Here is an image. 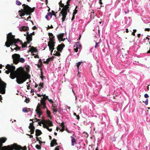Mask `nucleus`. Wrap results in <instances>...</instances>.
Instances as JSON below:
<instances>
[{"instance_id":"1","label":"nucleus","mask_w":150,"mask_h":150,"mask_svg":"<svg viewBox=\"0 0 150 150\" xmlns=\"http://www.w3.org/2000/svg\"><path fill=\"white\" fill-rule=\"evenodd\" d=\"M30 67L25 66L24 68L20 67L15 71V67L13 65L7 64L6 67L7 70L5 71L7 74L10 73V77L12 79L16 78V81L18 84L23 83L27 79H30V76L28 74Z\"/></svg>"},{"instance_id":"2","label":"nucleus","mask_w":150,"mask_h":150,"mask_svg":"<svg viewBox=\"0 0 150 150\" xmlns=\"http://www.w3.org/2000/svg\"><path fill=\"white\" fill-rule=\"evenodd\" d=\"M24 34L25 36H26L27 42H25L23 44L21 43L19 39H16L15 38V36L12 35L11 33H10L7 35V41L5 43V45L7 47L12 45L13 47H16L14 49L18 50H22L25 49L27 47V43L29 44L32 40L31 33L29 34L28 33L26 32Z\"/></svg>"},{"instance_id":"3","label":"nucleus","mask_w":150,"mask_h":150,"mask_svg":"<svg viewBox=\"0 0 150 150\" xmlns=\"http://www.w3.org/2000/svg\"><path fill=\"white\" fill-rule=\"evenodd\" d=\"M43 98H41L40 100V104H38L37 107L36 111L37 114L38 115V117L40 118L42 113V110H44L46 111L48 115L50 114V111L48 110L46 106V103L44 100Z\"/></svg>"},{"instance_id":"4","label":"nucleus","mask_w":150,"mask_h":150,"mask_svg":"<svg viewBox=\"0 0 150 150\" xmlns=\"http://www.w3.org/2000/svg\"><path fill=\"white\" fill-rule=\"evenodd\" d=\"M7 140V138L5 137H1L0 138V150L2 148L4 150H20V146L14 143L12 145L2 147L3 143H4Z\"/></svg>"},{"instance_id":"5","label":"nucleus","mask_w":150,"mask_h":150,"mask_svg":"<svg viewBox=\"0 0 150 150\" xmlns=\"http://www.w3.org/2000/svg\"><path fill=\"white\" fill-rule=\"evenodd\" d=\"M13 62L16 64H17L19 62L23 63L25 62V59L23 58H21L20 55L17 54H14L12 56Z\"/></svg>"},{"instance_id":"6","label":"nucleus","mask_w":150,"mask_h":150,"mask_svg":"<svg viewBox=\"0 0 150 150\" xmlns=\"http://www.w3.org/2000/svg\"><path fill=\"white\" fill-rule=\"evenodd\" d=\"M49 35L50 37V42H49L48 43V46L49 47L50 50L51 51V54L52 53V52L53 51V50L54 49V36H53V34L51 33H49Z\"/></svg>"},{"instance_id":"7","label":"nucleus","mask_w":150,"mask_h":150,"mask_svg":"<svg viewBox=\"0 0 150 150\" xmlns=\"http://www.w3.org/2000/svg\"><path fill=\"white\" fill-rule=\"evenodd\" d=\"M34 10H19L18 14L20 17L24 16L25 15H30Z\"/></svg>"},{"instance_id":"8","label":"nucleus","mask_w":150,"mask_h":150,"mask_svg":"<svg viewBox=\"0 0 150 150\" xmlns=\"http://www.w3.org/2000/svg\"><path fill=\"white\" fill-rule=\"evenodd\" d=\"M42 125L44 128L47 129L50 132L52 131V129L49 128V126H52L53 125V124L51 121L49 120H47L45 123H42Z\"/></svg>"},{"instance_id":"9","label":"nucleus","mask_w":150,"mask_h":150,"mask_svg":"<svg viewBox=\"0 0 150 150\" xmlns=\"http://www.w3.org/2000/svg\"><path fill=\"white\" fill-rule=\"evenodd\" d=\"M64 35V33H61L59 34H58L57 35V38L59 40H61L62 41H64L65 40V38H63V37Z\"/></svg>"},{"instance_id":"10","label":"nucleus","mask_w":150,"mask_h":150,"mask_svg":"<svg viewBox=\"0 0 150 150\" xmlns=\"http://www.w3.org/2000/svg\"><path fill=\"white\" fill-rule=\"evenodd\" d=\"M18 28L20 31H26L28 30V26H21L19 25L18 26Z\"/></svg>"},{"instance_id":"11","label":"nucleus","mask_w":150,"mask_h":150,"mask_svg":"<svg viewBox=\"0 0 150 150\" xmlns=\"http://www.w3.org/2000/svg\"><path fill=\"white\" fill-rule=\"evenodd\" d=\"M29 128L30 129V131L31 132L30 134H33L34 133L35 127L33 124L30 123Z\"/></svg>"},{"instance_id":"12","label":"nucleus","mask_w":150,"mask_h":150,"mask_svg":"<svg viewBox=\"0 0 150 150\" xmlns=\"http://www.w3.org/2000/svg\"><path fill=\"white\" fill-rule=\"evenodd\" d=\"M53 15L52 13L51 12H48L47 15L45 16V18L48 21L52 18Z\"/></svg>"},{"instance_id":"13","label":"nucleus","mask_w":150,"mask_h":150,"mask_svg":"<svg viewBox=\"0 0 150 150\" xmlns=\"http://www.w3.org/2000/svg\"><path fill=\"white\" fill-rule=\"evenodd\" d=\"M23 7V9H35V7H34L33 8H31L28 5H25V4H23L22 5Z\"/></svg>"},{"instance_id":"14","label":"nucleus","mask_w":150,"mask_h":150,"mask_svg":"<svg viewBox=\"0 0 150 150\" xmlns=\"http://www.w3.org/2000/svg\"><path fill=\"white\" fill-rule=\"evenodd\" d=\"M59 9H66L65 8L66 5H64V4L62 3V1H61L59 3Z\"/></svg>"},{"instance_id":"15","label":"nucleus","mask_w":150,"mask_h":150,"mask_svg":"<svg viewBox=\"0 0 150 150\" xmlns=\"http://www.w3.org/2000/svg\"><path fill=\"white\" fill-rule=\"evenodd\" d=\"M52 106L53 107V113L54 114H55V113L57 111V110L56 108L57 105L55 102H54L53 103H52Z\"/></svg>"},{"instance_id":"16","label":"nucleus","mask_w":150,"mask_h":150,"mask_svg":"<svg viewBox=\"0 0 150 150\" xmlns=\"http://www.w3.org/2000/svg\"><path fill=\"white\" fill-rule=\"evenodd\" d=\"M64 47L65 45L64 44H61L60 45H59L57 48V50L58 51H61Z\"/></svg>"},{"instance_id":"17","label":"nucleus","mask_w":150,"mask_h":150,"mask_svg":"<svg viewBox=\"0 0 150 150\" xmlns=\"http://www.w3.org/2000/svg\"><path fill=\"white\" fill-rule=\"evenodd\" d=\"M22 111L23 112L25 113H27L28 112H30L31 113V111L30 110V109L29 108H23Z\"/></svg>"},{"instance_id":"18","label":"nucleus","mask_w":150,"mask_h":150,"mask_svg":"<svg viewBox=\"0 0 150 150\" xmlns=\"http://www.w3.org/2000/svg\"><path fill=\"white\" fill-rule=\"evenodd\" d=\"M42 98H43L45 102V100L46 99H47L48 100L49 102L51 104L53 103L54 102L52 99H50L48 98V96H44V97H42Z\"/></svg>"},{"instance_id":"19","label":"nucleus","mask_w":150,"mask_h":150,"mask_svg":"<svg viewBox=\"0 0 150 150\" xmlns=\"http://www.w3.org/2000/svg\"><path fill=\"white\" fill-rule=\"evenodd\" d=\"M57 140H56L55 139H53L52 141L51 142V143L50 144H51V146H53L54 145H56L57 144V142H56Z\"/></svg>"},{"instance_id":"20","label":"nucleus","mask_w":150,"mask_h":150,"mask_svg":"<svg viewBox=\"0 0 150 150\" xmlns=\"http://www.w3.org/2000/svg\"><path fill=\"white\" fill-rule=\"evenodd\" d=\"M70 137L72 138L71 140V145L72 146H74L75 143H76V142L75 139L72 136H71Z\"/></svg>"},{"instance_id":"21","label":"nucleus","mask_w":150,"mask_h":150,"mask_svg":"<svg viewBox=\"0 0 150 150\" xmlns=\"http://www.w3.org/2000/svg\"><path fill=\"white\" fill-rule=\"evenodd\" d=\"M35 135L36 136H39L42 134L41 131L39 129H36L35 130Z\"/></svg>"},{"instance_id":"22","label":"nucleus","mask_w":150,"mask_h":150,"mask_svg":"<svg viewBox=\"0 0 150 150\" xmlns=\"http://www.w3.org/2000/svg\"><path fill=\"white\" fill-rule=\"evenodd\" d=\"M30 51L32 53H36L37 52V50L34 47H31L30 49Z\"/></svg>"},{"instance_id":"23","label":"nucleus","mask_w":150,"mask_h":150,"mask_svg":"<svg viewBox=\"0 0 150 150\" xmlns=\"http://www.w3.org/2000/svg\"><path fill=\"white\" fill-rule=\"evenodd\" d=\"M72 0H68L66 2V9H68L69 8V6H70L69 3L70 1Z\"/></svg>"},{"instance_id":"24","label":"nucleus","mask_w":150,"mask_h":150,"mask_svg":"<svg viewBox=\"0 0 150 150\" xmlns=\"http://www.w3.org/2000/svg\"><path fill=\"white\" fill-rule=\"evenodd\" d=\"M77 10H74L72 14V17L71 18V21H72L74 19L75 15L77 13Z\"/></svg>"},{"instance_id":"25","label":"nucleus","mask_w":150,"mask_h":150,"mask_svg":"<svg viewBox=\"0 0 150 150\" xmlns=\"http://www.w3.org/2000/svg\"><path fill=\"white\" fill-rule=\"evenodd\" d=\"M35 120H36V121L37 122H38V125L40 126H41V124L42 123V120H41L38 119L37 118H36Z\"/></svg>"},{"instance_id":"26","label":"nucleus","mask_w":150,"mask_h":150,"mask_svg":"<svg viewBox=\"0 0 150 150\" xmlns=\"http://www.w3.org/2000/svg\"><path fill=\"white\" fill-rule=\"evenodd\" d=\"M116 137H115V135L111 136L110 137V139L112 141V142H115L116 140Z\"/></svg>"},{"instance_id":"27","label":"nucleus","mask_w":150,"mask_h":150,"mask_svg":"<svg viewBox=\"0 0 150 150\" xmlns=\"http://www.w3.org/2000/svg\"><path fill=\"white\" fill-rule=\"evenodd\" d=\"M66 132H68V134H73L74 132L73 131L71 130H69L67 128H66Z\"/></svg>"},{"instance_id":"28","label":"nucleus","mask_w":150,"mask_h":150,"mask_svg":"<svg viewBox=\"0 0 150 150\" xmlns=\"http://www.w3.org/2000/svg\"><path fill=\"white\" fill-rule=\"evenodd\" d=\"M81 45L80 44L79 42H77L76 43V47L78 49H80L81 47Z\"/></svg>"},{"instance_id":"29","label":"nucleus","mask_w":150,"mask_h":150,"mask_svg":"<svg viewBox=\"0 0 150 150\" xmlns=\"http://www.w3.org/2000/svg\"><path fill=\"white\" fill-rule=\"evenodd\" d=\"M16 4L18 5H20L21 4V3L18 0H16Z\"/></svg>"},{"instance_id":"30","label":"nucleus","mask_w":150,"mask_h":150,"mask_svg":"<svg viewBox=\"0 0 150 150\" xmlns=\"http://www.w3.org/2000/svg\"><path fill=\"white\" fill-rule=\"evenodd\" d=\"M83 134L84 136L86 137H88V134L86 132H84L83 133Z\"/></svg>"},{"instance_id":"31","label":"nucleus","mask_w":150,"mask_h":150,"mask_svg":"<svg viewBox=\"0 0 150 150\" xmlns=\"http://www.w3.org/2000/svg\"><path fill=\"white\" fill-rule=\"evenodd\" d=\"M137 30L136 29H134L133 30V32L132 33V35L134 36H135V33L136 32Z\"/></svg>"},{"instance_id":"32","label":"nucleus","mask_w":150,"mask_h":150,"mask_svg":"<svg viewBox=\"0 0 150 150\" xmlns=\"http://www.w3.org/2000/svg\"><path fill=\"white\" fill-rule=\"evenodd\" d=\"M81 63H82V62H79L76 64H77V67L78 69H79V67Z\"/></svg>"},{"instance_id":"33","label":"nucleus","mask_w":150,"mask_h":150,"mask_svg":"<svg viewBox=\"0 0 150 150\" xmlns=\"http://www.w3.org/2000/svg\"><path fill=\"white\" fill-rule=\"evenodd\" d=\"M144 103H145V105H147L148 104V99H146L145 102H144V101H143Z\"/></svg>"},{"instance_id":"34","label":"nucleus","mask_w":150,"mask_h":150,"mask_svg":"<svg viewBox=\"0 0 150 150\" xmlns=\"http://www.w3.org/2000/svg\"><path fill=\"white\" fill-rule=\"evenodd\" d=\"M62 16H63V17L62 18V21L63 22V21H64L65 20L66 16H65V14L62 15Z\"/></svg>"},{"instance_id":"35","label":"nucleus","mask_w":150,"mask_h":150,"mask_svg":"<svg viewBox=\"0 0 150 150\" xmlns=\"http://www.w3.org/2000/svg\"><path fill=\"white\" fill-rule=\"evenodd\" d=\"M100 43L99 42H96V45L95 46V47L96 48H97L98 46H99V44Z\"/></svg>"},{"instance_id":"36","label":"nucleus","mask_w":150,"mask_h":150,"mask_svg":"<svg viewBox=\"0 0 150 150\" xmlns=\"http://www.w3.org/2000/svg\"><path fill=\"white\" fill-rule=\"evenodd\" d=\"M36 148L38 149H40L41 147L38 144H37L35 146Z\"/></svg>"},{"instance_id":"37","label":"nucleus","mask_w":150,"mask_h":150,"mask_svg":"<svg viewBox=\"0 0 150 150\" xmlns=\"http://www.w3.org/2000/svg\"><path fill=\"white\" fill-rule=\"evenodd\" d=\"M60 147L59 146H57L55 148L54 150H59V149L60 148Z\"/></svg>"},{"instance_id":"38","label":"nucleus","mask_w":150,"mask_h":150,"mask_svg":"<svg viewBox=\"0 0 150 150\" xmlns=\"http://www.w3.org/2000/svg\"><path fill=\"white\" fill-rule=\"evenodd\" d=\"M43 84L42 83H40L39 85V86H40V88H42L43 87Z\"/></svg>"},{"instance_id":"39","label":"nucleus","mask_w":150,"mask_h":150,"mask_svg":"<svg viewBox=\"0 0 150 150\" xmlns=\"http://www.w3.org/2000/svg\"><path fill=\"white\" fill-rule=\"evenodd\" d=\"M38 96L39 97H41V96H43V97H44V96H45V95H44L43 94L41 95V94H38Z\"/></svg>"},{"instance_id":"40","label":"nucleus","mask_w":150,"mask_h":150,"mask_svg":"<svg viewBox=\"0 0 150 150\" xmlns=\"http://www.w3.org/2000/svg\"><path fill=\"white\" fill-rule=\"evenodd\" d=\"M144 97L145 98H147L148 97H149V95H148V94H145V95H144Z\"/></svg>"},{"instance_id":"41","label":"nucleus","mask_w":150,"mask_h":150,"mask_svg":"<svg viewBox=\"0 0 150 150\" xmlns=\"http://www.w3.org/2000/svg\"><path fill=\"white\" fill-rule=\"evenodd\" d=\"M54 54L55 56H59L60 55V54L59 53H57V52H56V53Z\"/></svg>"},{"instance_id":"42","label":"nucleus","mask_w":150,"mask_h":150,"mask_svg":"<svg viewBox=\"0 0 150 150\" xmlns=\"http://www.w3.org/2000/svg\"><path fill=\"white\" fill-rule=\"evenodd\" d=\"M20 129L21 130L20 131V132L22 133H24V132H23V130L21 128V127H20Z\"/></svg>"},{"instance_id":"43","label":"nucleus","mask_w":150,"mask_h":150,"mask_svg":"<svg viewBox=\"0 0 150 150\" xmlns=\"http://www.w3.org/2000/svg\"><path fill=\"white\" fill-rule=\"evenodd\" d=\"M145 31H149L150 30V29L149 28H146L145 29Z\"/></svg>"},{"instance_id":"44","label":"nucleus","mask_w":150,"mask_h":150,"mask_svg":"<svg viewBox=\"0 0 150 150\" xmlns=\"http://www.w3.org/2000/svg\"><path fill=\"white\" fill-rule=\"evenodd\" d=\"M78 48L76 47V48H74V50L76 52H77L78 51Z\"/></svg>"},{"instance_id":"45","label":"nucleus","mask_w":150,"mask_h":150,"mask_svg":"<svg viewBox=\"0 0 150 150\" xmlns=\"http://www.w3.org/2000/svg\"><path fill=\"white\" fill-rule=\"evenodd\" d=\"M93 149H94V148H95V150H98V149L97 147H96L95 145H94V146H93Z\"/></svg>"},{"instance_id":"46","label":"nucleus","mask_w":150,"mask_h":150,"mask_svg":"<svg viewBox=\"0 0 150 150\" xmlns=\"http://www.w3.org/2000/svg\"><path fill=\"white\" fill-rule=\"evenodd\" d=\"M34 92V90L33 89H32L31 90V91H30L31 93H33Z\"/></svg>"},{"instance_id":"47","label":"nucleus","mask_w":150,"mask_h":150,"mask_svg":"<svg viewBox=\"0 0 150 150\" xmlns=\"http://www.w3.org/2000/svg\"><path fill=\"white\" fill-rule=\"evenodd\" d=\"M76 117H77V119L78 120H79L80 119V117L79 116V115H77L76 116Z\"/></svg>"},{"instance_id":"48","label":"nucleus","mask_w":150,"mask_h":150,"mask_svg":"<svg viewBox=\"0 0 150 150\" xmlns=\"http://www.w3.org/2000/svg\"><path fill=\"white\" fill-rule=\"evenodd\" d=\"M37 136H36V140L37 141H39L40 140L38 138V137H37Z\"/></svg>"},{"instance_id":"49","label":"nucleus","mask_w":150,"mask_h":150,"mask_svg":"<svg viewBox=\"0 0 150 150\" xmlns=\"http://www.w3.org/2000/svg\"><path fill=\"white\" fill-rule=\"evenodd\" d=\"M102 0H99V3L101 5L102 4Z\"/></svg>"},{"instance_id":"50","label":"nucleus","mask_w":150,"mask_h":150,"mask_svg":"<svg viewBox=\"0 0 150 150\" xmlns=\"http://www.w3.org/2000/svg\"><path fill=\"white\" fill-rule=\"evenodd\" d=\"M48 28H53V26L52 25H51V26L50 27L49 26H48Z\"/></svg>"},{"instance_id":"51","label":"nucleus","mask_w":150,"mask_h":150,"mask_svg":"<svg viewBox=\"0 0 150 150\" xmlns=\"http://www.w3.org/2000/svg\"><path fill=\"white\" fill-rule=\"evenodd\" d=\"M30 86L29 85L27 87V89L28 90H29L30 89Z\"/></svg>"},{"instance_id":"52","label":"nucleus","mask_w":150,"mask_h":150,"mask_svg":"<svg viewBox=\"0 0 150 150\" xmlns=\"http://www.w3.org/2000/svg\"><path fill=\"white\" fill-rule=\"evenodd\" d=\"M137 36L138 38H139L141 36V34H137Z\"/></svg>"},{"instance_id":"53","label":"nucleus","mask_w":150,"mask_h":150,"mask_svg":"<svg viewBox=\"0 0 150 150\" xmlns=\"http://www.w3.org/2000/svg\"><path fill=\"white\" fill-rule=\"evenodd\" d=\"M126 32L127 33H128L129 32V31H128V29H126Z\"/></svg>"},{"instance_id":"54","label":"nucleus","mask_w":150,"mask_h":150,"mask_svg":"<svg viewBox=\"0 0 150 150\" xmlns=\"http://www.w3.org/2000/svg\"><path fill=\"white\" fill-rule=\"evenodd\" d=\"M39 143L40 144H41V143H42V141H40V140L39 141Z\"/></svg>"},{"instance_id":"55","label":"nucleus","mask_w":150,"mask_h":150,"mask_svg":"<svg viewBox=\"0 0 150 150\" xmlns=\"http://www.w3.org/2000/svg\"><path fill=\"white\" fill-rule=\"evenodd\" d=\"M129 12V10H127V11H125V14H126L127 13H128Z\"/></svg>"},{"instance_id":"56","label":"nucleus","mask_w":150,"mask_h":150,"mask_svg":"<svg viewBox=\"0 0 150 150\" xmlns=\"http://www.w3.org/2000/svg\"><path fill=\"white\" fill-rule=\"evenodd\" d=\"M92 11L93 12H91V15L93 13L94 14V12L93 11V10H92Z\"/></svg>"},{"instance_id":"57","label":"nucleus","mask_w":150,"mask_h":150,"mask_svg":"<svg viewBox=\"0 0 150 150\" xmlns=\"http://www.w3.org/2000/svg\"><path fill=\"white\" fill-rule=\"evenodd\" d=\"M147 53H150V47L149 50L147 52Z\"/></svg>"},{"instance_id":"58","label":"nucleus","mask_w":150,"mask_h":150,"mask_svg":"<svg viewBox=\"0 0 150 150\" xmlns=\"http://www.w3.org/2000/svg\"><path fill=\"white\" fill-rule=\"evenodd\" d=\"M2 66L1 64H0V69H1L2 68Z\"/></svg>"},{"instance_id":"59","label":"nucleus","mask_w":150,"mask_h":150,"mask_svg":"<svg viewBox=\"0 0 150 150\" xmlns=\"http://www.w3.org/2000/svg\"><path fill=\"white\" fill-rule=\"evenodd\" d=\"M81 35H79V40L80 39V38H81Z\"/></svg>"},{"instance_id":"60","label":"nucleus","mask_w":150,"mask_h":150,"mask_svg":"<svg viewBox=\"0 0 150 150\" xmlns=\"http://www.w3.org/2000/svg\"><path fill=\"white\" fill-rule=\"evenodd\" d=\"M74 115L76 116L77 115H76V113H75V112L74 113Z\"/></svg>"},{"instance_id":"61","label":"nucleus","mask_w":150,"mask_h":150,"mask_svg":"<svg viewBox=\"0 0 150 150\" xmlns=\"http://www.w3.org/2000/svg\"><path fill=\"white\" fill-rule=\"evenodd\" d=\"M30 138H33V136L32 135H30Z\"/></svg>"},{"instance_id":"62","label":"nucleus","mask_w":150,"mask_h":150,"mask_svg":"<svg viewBox=\"0 0 150 150\" xmlns=\"http://www.w3.org/2000/svg\"><path fill=\"white\" fill-rule=\"evenodd\" d=\"M146 39H147L148 40H149V39H150L149 38H148L147 37H146Z\"/></svg>"},{"instance_id":"63","label":"nucleus","mask_w":150,"mask_h":150,"mask_svg":"<svg viewBox=\"0 0 150 150\" xmlns=\"http://www.w3.org/2000/svg\"><path fill=\"white\" fill-rule=\"evenodd\" d=\"M54 134L55 135H57V133L55 132L54 133Z\"/></svg>"},{"instance_id":"64","label":"nucleus","mask_w":150,"mask_h":150,"mask_svg":"<svg viewBox=\"0 0 150 150\" xmlns=\"http://www.w3.org/2000/svg\"><path fill=\"white\" fill-rule=\"evenodd\" d=\"M67 108L69 110L70 109V107L67 106Z\"/></svg>"}]
</instances>
